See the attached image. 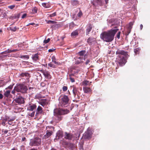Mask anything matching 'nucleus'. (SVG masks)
Returning a JSON list of instances; mask_svg holds the SVG:
<instances>
[{
	"instance_id": "0eeeda50",
	"label": "nucleus",
	"mask_w": 150,
	"mask_h": 150,
	"mask_svg": "<svg viewBox=\"0 0 150 150\" xmlns=\"http://www.w3.org/2000/svg\"><path fill=\"white\" fill-rule=\"evenodd\" d=\"M41 143V139L39 138H36L31 142V144L32 146H39Z\"/></svg>"
},
{
	"instance_id": "2f4dec72",
	"label": "nucleus",
	"mask_w": 150,
	"mask_h": 150,
	"mask_svg": "<svg viewBox=\"0 0 150 150\" xmlns=\"http://www.w3.org/2000/svg\"><path fill=\"white\" fill-rule=\"evenodd\" d=\"M131 29L130 28H127V30L125 32V35H128L131 32Z\"/></svg>"
},
{
	"instance_id": "3c124183",
	"label": "nucleus",
	"mask_w": 150,
	"mask_h": 150,
	"mask_svg": "<svg viewBox=\"0 0 150 150\" xmlns=\"http://www.w3.org/2000/svg\"><path fill=\"white\" fill-rule=\"evenodd\" d=\"M120 32H119L117 34V37L118 38V39H119L120 38Z\"/></svg>"
},
{
	"instance_id": "9d476101",
	"label": "nucleus",
	"mask_w": 150,
	"mask_h": 150,
	"mask_svg": "<svg viewBox=\"0 0 150 150\" xmlns=\"http://www.w3.org/2000/svg\"><path fill=\"white\" fill-rule=\"evenodd\" d=\"M92 132H85L83 134V137L85 139H89L91 138Z\"/></svg>"
},
{
	"instance_id": "c03bdc74",
	"label": "nucleus",
	"mask_w": 150,
	"mask_h": 150,
	"mask_svg": "<svg viewBox=\"0 0 150 150\" xmlns=\"http://www.w3.org/2000/svg\"><path fill=\"white\" fill-rule=\"evenodd\" d=\"M56 13L55 12L52 14H50L49 16L50 17H53L56 16Z\"/></svg>"
},
{
	"instance_id": "39448f33",
	"label": "nucleus",
	"mask_w": 150,
	"mask_h": 150,
	"mask_svg": "<svg viewBox=\"0 0 150 150\" xmlns=\"http://www.w3.org/2000/svg\"><path fill=\"white\" fill-rule=\"evenodd\" d=\"M69 110L67 109H56L54 111V113H55L60 115L67 114L69 112Z\"/></svg>"
},
{
	"instance_id": "dca6fc26",
	"label": "nucleus",
	"mask_w": 150,
	"mask_h": 150,
	"mask_svg": "<svg viewBox=\"0 0 150 150\" xmlns=\"http://www.w3.org/2000/svg\"><path fill=\"white\" fill-rule=\"evenodd\" d=\"M96 42V39L94 38L90 37L87 40V42L89 45H91L92 43Z\"/></svg>"
},
{
	"instance_id": "e433bc0d",
	"label": "nucleus",
	"mask_w": 150,
	"mask_h": 150,
	"mask_svg": "<svg viewBox=\"0 0 150 150\" xmlns=\"http://www.w3.org/2000/svg\"><path fill=\"white\" fill-rule=\"evenodd\" d=\"M11 52V50L8 49L6 51L2 52V54H5L6 53H9Z\"/></svg>"
},
{
	"instance_id": "6ab92c4d",
	"label": "nucleus",
	"mask_w": 150,
	"mask_h": 150,
	"mask_svg": "<svg viewBox=\"0 0 150 150\" xmlns=\"http://www.w3.org/2000/svg\"><path fill=\"white\" fill-rule=\"evenodd\" d=\"M54 116L56 117L55 119L57 122H58L61 120L63 118V116L61 115L54 113Z\"/></svg>"
},
{
	"instance_id": "aec40b11",
	"label": "nucleus",
	"mask_w": 150,
	"mask_h": 150,
	"mask_svg": "<svg viewBox=\"0 0 150 150\" xmlns=\"http://www.w3.org/2000/svg\"><path fill=\"white\" fill-rule=\"evenodd\" d=\"M86 53V51L85 50H81L78 53V54L80 56L83 57L84 56V59L85 60V59L86 58V54H85Z\"/></svg>"
},
{
	"instance_id": "7ed1b4c3",
	"label": "nucleus",
	"mask_w": 150,
	"mask_h": 150,
	"mask_svg": "<svg viewBox=\"0 0 150 150\" xmlns=\"http://www.w3.org/2000/svg\"><path fill=\"white\" fill-rule=\"evenodd\" d=\"M59 106L66 107L69 104V99L68 97L65 95H61L59 98Z\"/></svg>"
},
{
	"instance_id": "bb28decb",
	"label": "nucleus",
	"mask_w": 150,
	"mask_h": 150,
	"mask_svg": "<svg viewBox=\"0 0 150 150\" xmlns=\"http://www.w3.org/2000/svg\"><path fill=\"white\" fill-rule=\"evenodd\" d=\"M74 74H71L69 75V79H70L71 82L72 83L74 82L75 81V79L74 78H72V76H74Z\"/></svg>"
},
{
	"instance_id": "4468645a",
	"label": "nucleus",
	"mask_w": 150,
	"mask_h": 150,
	"mask_svg": "<svg viewBox=\"0 0 150 150\" xmlns=\"http://www.w3.org/2000/svg\"><path fill=\"white\" fill-rule=\"evenodd\" d=\"M10 95V91L9 90L6 91L4 93V98H6V100H7L9 102V101H11L10 99L8 98L9 97V96Z\"/></svg>"
},
{
	"instance_id": "f8f14e48",
	"label": "nucleus",
	"mask_w": 150,
	"mask_h": 150,
	"mask_svg": "<svg viewBox=\"0 0 150 150\" xmlns=\"http://www.w3.org/2000/svg\"><path fill=\"white\" fill-rule=\"evenodd\" d=\"M42 111V108L40 106H38L36 109L35 116H38L39 115L41 114Z\"/></svg>"
},
{
	"instance_id": "4d7b16f0",
	"label": "nucleus",
	"mask_w": 150,
	"mask_h": 150,
	"mask_svg": "<svg viewBox=\"0 0 150 150\" xmlns=\"http://www.w3.org/2000/svg\"><path fill=\"white\" fill-rule=\"evenodd\" d=\"M53 64L51 63H50L48 64V66L51 67H53Z\"/></svg>"
},
{
	"instance_id": "69168bd1",
	"label": "nucleus",
	"mask_w": 150,
	"mask_h": 150,
	"mask_svg": "<svg viewBox=\"0 0 150 150\" xmlns=\"http://www.w3.org/2000/svg\"><path fill=\"white\" fill-rule=\"evenodd\" d=\"M33 87H30L29 88V89L30 90H30L33 89Z\"/></svg>"
},
{
	"instance_id": "680f3d73",
	"label": "nucleus",
	"mask_w": 150,
	"mask_h": 150,
	"mask_svg": "<svg viewBox=\"0 0 150 150\" xmlns=\"http://www.w3.org/2000/svg\"><path fill=\"white\" fill-rule=\"evenodd\" d=\"M140 29L141 30H142L143 28V25L142 24H141L140 25Z\"/></svg>"
},
{
	"instance_id": "393cba45",
	"label": "nucleus",
	"mask_w": 150,
	"mask_h": 150,
	"mask_svg": "<svg viewBox=\"0 0 150 150\" xmlns=\"http://www.w3.org/2000/svg\"><path fill=\"white\" fill-rule=\"evenodd\" d=\"M20 76L21 77H23L24 76L29 77L30 75L27 72L22 73L20 75Z\"/></svg>"
},
{
	"instance_id": "864d4df0",
	"label": "nucleus",
	"mask_w": 150,
	"mask_h": 150,
	"mask_svg": "<svg viewBox=\"0 0 150 150\" xmlns=\"http://www.w3.org/2000/svg\"><path fill=\"white\" fill-rule=\"evenodd\" d=\"M52 62L56 60L55 57L54 56H53L52 57Z\"/></svg>"
},
{
	"instance_id": "a18cd8bd",
	"label": "nucleus",
	"mask_w": 150,
	"mask_h": 150,
	"mask_svg": "<svg viewBox=\"0 0 150 150\" xmlns=\"http://www.w3.org/2000/svg\"><path fill=\"white\" fill-rule=\"evenodd\" d=\"M50 39L49 38H48L47 40H45L43 42L44 43L46 44L48 43L50 41Z\"/></svg>"
},
{
	"instance_id": "0e129e2a",
	"label": "nucleus",
	"mask_w": 150,
	"mask_h": 150,
	"mask_svg": "<svg viewBox=\"0 0 150 150\" xmlns=\"http://www.w3.org/2000/svg\"><path fill=\"white\" fill-rule=\"evenodd\" d=\"M6 122V121L5 122H4V121L3 122H2V124L3 125H5L6 124V123H5Z\"/></svg>"
},
{
	"instance_id": "5fc2aeb1",
	"label": "nucleus",
	"mask_w": 150,
	"mask_h": 150,
	"mask_svg": "<svg viewBox=\"0 0 150 150\" xmlns=\"http://www.w3.org/2000/svg\"><path fill=\"white\" fill-rule=\"evenodd\" d=\"M52 62H54V63L55 64H57V65H59L60 64L59 63L56 62L55 61V60L54 61Z\"/></svg>"
},
{
	"instance_id": "f3484780",
	"label": "nucleus",
	"mask_w": 150,
	"mask_h": 150,
	"mask_svg": "<svg viewBox=\"0 0 150 150\" xmlns=\"http://www.w3.org/2000/svg\"><path fill=\"white\" fill-rule=\"evenodd\" d=\"M92 28V25L91 24H89L88 25L86 30V34L87 35L89 33V32L91 31Z\"/></svg>"
},
{
	"instance_id": "423d86ee",
	"label": "nucleus",
	"mask_w": 150,
	"mask_h": 150,
	"mask_svg": "<svg viewBox=\"0 0 150 150\" xmlns=\"http://www.w3.org/2000/svg\"><path fill=\"white\" fill-rule=\"evenodd\" d=\"M73 93L74 98L76 99H79L80 98V93L78 90V89L75 86H73Z\"/></svg>"
},
{
	"instance_id": "1a4fd4ad",
	"label": "nucleus",
	"mask_w": 150,
	"mask_h": 150,
	"mask_svg": "<svg viewBox=\"0 0 150 150\" xmlns=\"http://www.w3.org/2000/svg\"><path fill=\"white\" fill-rule=\"evenodd\" d=\"M37 108V105L35 104L31 103L29 104V106L27 107V110L29 111H34Z\"/></svg>"
},
{
	"instance_id": "49530a36",
	"label": "nucleus",
	"mask_w": 150,
	"mask_h": 150,
	"mask_svg": "<svg viewBox=\"0 0 150 150\" xmlns=\"http://www.w3.org/2000/svg\"><path fill=\"white\" fill-rule=\"evenodd\" d=\"M15 7V5H12L11 6H8V8H9L11 9H13Z\"/></svg>"
},
{
	"instance_id": "603ef678",
	"label": "nucleus",
	"mask_w": 150,
	"mask_h": 150,
	"mask_svg": "<svg viewBox=\"0 0 150 150\" xmlns=\"http://www.w3.org/2000/svg\"><path fill=\"white\" fill-rule=\"evenodd\" d=\"M20 49H14L13 50H11L12 52H15L17 51H19L20 50Z\"/></svg>"
},
{
	"instance_id": "c9c22d12",
	"label": "nucleus",
	"mask_w": 150,
	"mask_h": 150,
	"mask_svg": "<svg viewBox=\"0 0 150 150\" xmlns=\"http://www.w3.org/2000/svg\"><path fill=\"white\" fill-rule=\"evenodd\" d=\"M54 26L56 28H58L61 27V25L60 24H56L53 25L52 26Z\"/></svg>"
},
{
	"instance_id": "09e8293b",
	"label": "nucleus",
	"mask_w": 150,
	"mask_h": 150,
	"mask_svg": "<svg viewBox=\"0 0 150 150\" xmlns=\"http://www.w3.org/2000/svg\"><path fill=\"white\" fill-rule=\"evenodd\" d=\"M13 88V86L10 85L8 86V87L6 88V89H11Z\"/></svg>"
},
{
	"instance_id": "ea45409f",
	"label": "nucleus",
	"mask_w": 150,
	"mask_h": 150,
	"mask_svg": "<svg viewBox=\"0 0 150 150\" xmlns=\"http://www.w3.org/2000/svg\"><path fill=\"white\" fill-rule=\"evenodd\" d=\"M13 121V120L12 119L8 120V123L9 125H12L13 124V123L12 122Z\"/></svg>"
},
{
	"instance_id": "9b49d317",
	"label": "nucleus",
	"mask_w": 150,
	"mask_h": 150,
	"mask_svg": "<svg viewBox=\"0 0 150 150\" xmlns=\"http://www.w3.org/2000/svg\"><path fill=\"white\" fill-rule=\"evenodd\" d=\"M93 4L95 6H101L102 5L101 0H93Z\"/></svg>"
},
{
	"instance_id": "37998d69",
	"label": "nucleus",
	"mask_w": 150,
	"mask_h": 150,
	"mask_svg": "<svg viewBox=\"0 0 150 150\" xmlns=\"http://www.w3.org/2000/svg\"><path fill=\"white\" fill-rule=\"evenodd\" d=\"M10 30L13 31L15 32L16 30V27L14 28L10 27Z\"/></svg>"
},
{
	"instance_id": "a878e982",
	"label": "nucleus",
	"mask_w": 150,
	"mask_h": 150,
	"mask_svg": "<svg viewBox=\"0 0 150 150\" xmlns=\"http://www.w3.org/2000/svg\"><path fill=\"white\" fill-rule=\"evenodd\" d=\"M47 129V131H54V128L52 126H48L46 127Z\"/></svg>"
},
{
	"instance_id": "338daca9",
	"label": "nucleus",
	"mask_w": 150,
	"mask_h": 150,
	"mask_svg": "<svg viewBox=\"0 0 150 150\" xmlns=\"http://www.w3.org/2000/svg\"><path fill=\"white\" fill-rule=\"evenodd\" d=\"M25 139H26V138L25 137H24L22 138V140L23 141H24L25 140Z\"/></svg>"
},
{
	"instance_id": "ddd939ff",
	"label": "nucleus",
	"mask_w": 150,
	"mask_h": 150,
	"mask_svg": "<svg viewBox=\"0 0 150 150\" xmlns=\"http://www.w3.org/2000/svg\"><path fill=\"white\" fill-rule=\"evenodd\" d=\"M79 30L76 29L72 32L71 34V37L72 38H75L79 35Z\"/></svg>"
},
{
	"instance_id": "20e7f679",
	"label": "nucleus",
	"mask_w": 150,
	"mask_h": 150,
	"mask_svg": "<svg viewBox=\"0 0 150 150\" xmlns=\"http://www.w3.org/2000/svg\"><path fill=\"white\" fill-rule=\"evenodd\" d=\"M15 89L18 92H21L22 93H27L28 88L27 86L23 84H20L15 87Z\"/></svg>"
},
{
	"instance_id": "f704fd0d",
	"label": "nucleus",
	"mask_w": 150,
	"mask_h": 150,
	"mask_svg": "<svg viewBox=\"0 0 150 150\" xmlns=\"http://www.w3.org/2000/svg\"><path fill=\"white\" fill-rule=\"evenodd\" d=\"M35 113V111H33L32 112V113H30L29 112L28 114V115L29 116L33 117L34 116Z\"/></svg>"
},
{
	"instance_id": "412c9836",
	"label": "nucleus",
	"mask_w": 150,
	"mask_h": 150,
	"mask_svg": "<svg viewBox=\"0 0 150 150\" xmlns=\"http://www.w3.org/2000/svg\"><path fill=\"white\" fill-rule=\"evenodd\" d=\"M65 136L64 138L66 139H71L73 137V135L72 134L69 133H67L66 132H65Z\"/></svg>"
},
{
	"instance_id": "e2e57ef3",
	"label": "nucleus",
	"mask_w": 150,
	"mask_h": 150,
	"mask_svg": "<svg viewBox=\"0 0 150 150\" xmlns=\"http://www.w3.org/2000/svg\"><path fill=\"white\" fill-rule=\"evenodd\" d=\"M24 57H25L27 59H28L29 58V57L28 55H25L24 56Z\"/></svg>"
},
{
	"instance_id": "a211bd4d",
	"label": "nucleus",
	"mask_w": 150,
	"mask_h": 150,
	"mask_svg": "<svg viewBox=\"0 0 150 150\" xmlns=\"http://www.w3.org/2000/svg\"><path fill=\"white\" fill-rule=\"evenodd\" d=\"M39 103L43 107H44L47 105L48 102L47 100L45 99H42L39 102Z\"/></svg>"
},
{
	"instance_id": "de8ad7c7",
	"label": "nucleus",
	"mask_w": 150,
	"mask_h": 150,
	"mask_svg": "<svg viewBox=\"0 0 150 150\" xmlns=\"http://www.w3.org/2000/svg\"><path fill=\"white\" fill-rule=\"evenodd\" d=\"M89 82V81H84L83 82V84L85 85H87L88 84Z\"/></svg>"
},
{
	"instance_id": "8fccbe9b",
	"label": "nucleus",
	"mask_w": 150,
	"mask_h": 150,
	"mask_svg": "<svg viewBox=\"0 0 150 150\" xmlns=\"http://www.w3.org/2000/svg\"><path fill=\"white\" fill-rule=\"evenodd\" d=\"M16 90L15 89V88L11 92V93L14 95H15L16 93Z\"/></svg>"
},
{
	"instance_id": "7c9ffc66",
	"label": "nucleus",
	"mask_w": 150,
	"mask_h": 150,
	"mask_svg": "<svg viewBox=\"0 0 150 150\" xmlns=\"http://www.w3.org/2000/svg\"><path fill=\"white\" fill-rule=\"evenodd\" d=\"M76 60L75 62L76 64H78L83 62V60H81V59H77Z\"/></svg>"
},
{
	"instance_id": "473e14b6",
	"label": "nucleus",
	"mask_w": 150,
	"mask_h": 150,
	"mask_svg": "<svg viewBox=\"0 0 150 150\" xmlns=\"http://www.w3.org/2000/svg\"><path fill=\"white\" fill-rule=\"evenodd\" d=\"M140 49L139 48H137L134 49V52L136 54H139V52Z\"/></svg>"
},
{
	"instance_id": "052dcab7",
	"label": "nucleus",
	"mask_w": 150,
	"mask_h": 150,
	"mask_svg": "<svg viewBox=\"0 0 150 150\" xmlns=\"http://www.w3.org/2000/svg\"><path fill=\"white\" fill-rule=\"evenodd\" d=\"M3 95L1 93H0V99H2L3 98Z\"/></svg>"
},
{
	"instance_id": "4c0bfd02",
	"label": "nucleus",
	"mask_w": 150,
	"mask_h": 150,
	"mask_svg": "<svg viewBox=\"0 0 150 150\" xmlns=\"http://www.w3.org/2000/svg\"><path fill=\"white\" fill-rule=\"evenodd\" d=\"M75 59L76 60L77 59H81V60H83V57H78L77 56L75 58Z\"/></svg>"
},
{
	"instance_id": "2eb2a0df",
	"label": "nucleus",
	"mask_w": 150,
	"mask_h": 150,
	"mask_svg": "<svg viewBox=\"0 0 150 150\" xmlns=\"http://www.w3.org/2000/svg\"><path fill=\"white\" fill-rule=\"evenodd\" d=\"M42 73H43L47 79L50 78V72L46 70L42 71Z\"/></svg>"
},
{
	"instance_id": "6e6d98bb",
	"label": "nucleus",
	"mask_w": 150,
	"mask_h": 150,
	"mask_svg": "<svg viewBox=\"0 0 150 150\" xmlns=\"http://www.w3.org/2000/svg\"><path fill=\"white\" fill-rule=\"evenodd\" d=\"M54 50L55 49L53 48H52V49H50L49 50L48 52H52L54 51Z\"/></svg>"
},
{
	"instance_id": "b1692460",
	"label": "nucleus",
	"mask_w": 150,
	"mask_h": 150,
	"mask_svg": "<svg viewBox=\"0 0 150 150\" xmlns=\"http://www.w3.org/2000/svg\"><path fill=\"white\" fill-rule=\"evenodd\" d=\"M71 4L73 6H77L79 4V1L77 0H74L71 1Z\"/></svg>"
},
{
	"instance_id": "58836bf2",
	"label": "nucleus",
	"mask_w": 150,
	"mask_h": 150,
	"mask_svg": "<svg viewBox=\"0 0 150 150\" xmlns=\"http://www.w3.org/2000/svg\"><path fill=\"white\" fill-rule=\"evenodd\" d=\"M83 14L82 13L81 11H80L77 14V16L79 17H81Z\"/></svg>"
},
{
	"instance_id": "774afa93",
	"label": "nucleus",
	"mask_w": 150,
	"mask_h": 150,
	"mask_svg": "<svg viewBox=\"0 0 150 150\" xmlns=\"http://www.w3.org/2000/svg\"><path fill=\"white\" fill-rule=\"evenodd\" d=\"M106 4L108 3V0H105Z\"/></svg>"
},
{
	"instance_id": "4be33fe9",
	"label": "nucleus",
	"mask_w": 150,
	"mask_h": 150,
	"mask_svg": "<svg viewBox=\"0 0 150 150\" xmlns=\"http://www.w3.org/2000/svg\"><path fill=\"white\" fill-rule=\"evenodd\" d=\"M38 53L35 54L34 55H33L32 59L34 61H37L39 60V56Z\"/></svg>"
},
{
	"instance_id": "5701e85b",
	"label": "nucleus",
	"mask_w": 150,
	"mask_h": 150,
	"mask_svg": "<svg viewBox=\"0 0 150 150\" xmlns=\"http://www.w3.org/2000/svg\"><path fill=\"white\" fill-rule=\"evenodd\" d=\"M83 90L84 92L85 93H89L91 91V89L89 87L83 88Z\"/></svg>"
},
{
	"instance_id": "c85d7f7f",
	"label": "nucleus",
	"mask_w": 150,
	"mask_h": 150,
	"mask_svg": "<svg viewBox=\"0 0 150 150\" xmlns=\"http://www.w3.org/2000/svg\"><path fill=\"white\" fill-rule=\"evenodd\" d=\"M42 5L46 8H48L50 6V5L48 3H43L42 4Z\"/></svg>"
},
{
	"instance_id": "72a5a7b5",
	"label": "nucleus",
	"mask_w": 150,
	"mask_h": 150,
	"mask_svg": "<svg viewBox=\"0 0 150 150\" xmlns=\"http://www.w3.org/2000/svg\"><path fill=\"white\" fill-rule=\"evenodd\" d=\"M47 23L48 24H56L57 23V22L53 21L48 20L47 21Z\"/></svg>"
},
{
	"instance_id": "79ce46f5",
	"label": "nucleus",
	"mask_w": 150,
	"mask_h": 150,
	"mask_svg": "<svg viewBox=\"0 0 150 150\" xmlns=\"http://www.w3.org/2000/svg\"><path fill=\"white\" fill-rule=\"evenodd\" d=\"M133 23L132 22H130L129 23V26L128 27V28H130L131 29L132 28V26L133 25Z\"/></svg>"
},
{
	"instance_id": "bf43d9fd",
	"label": "nucleus",
	"mask_w": 150,
	"mask_h": 150,
	"mask_svg": "<svg viewBox=\"0 0 150 150\" xmlns=\"http://www.w3.org/2000/svg\"><path fill=\"white\" fill-rule=\"evenodd\" d=\"M26 15H27L26 14H24L22 15V18H25L26 16Z\"/></svg>"
},
{
	"instance_id": "cd10ccee",
	"label": "nucleus",
	"mask_w": 150,
	"mask_h": 150,
	"mask_svg": "<svg viewBox=\"0 0 150 150\" xmlns=\"http://www.w3.org/2000/svg\"><path fill=\"white\" fill-rule=\"evenodd\" d=\"M52 134L50 132H47L46 133V134L44 136V138L45 139L47 138L51 135Z\"/></svg>"
},
{
	"instance_id": "a19ab883",
	"label": "nucleus",
	"mask_w": 150,
	"mask_h": 150,
	"mask_svg": "<svg viewBox=\"0 0 150 150\" xmlns=\"http://www.w3.org/2000/svg\"><path fill=\"white\" fill-rule=\"evenodd\" d=\"M68 87L67 86H63L62 87V90L64 91H65L67 90Z\"/></svg>"
},
{
	"instance_id": "f03ea898",
	"label": "nucleus",
	"mask_w": 150,
	"mask_h": 150,
	"mask_svg": "<svg viewBox=\"0 0 150 150\" xmlns=\"http://www.w3.org/2000/svg\"><path fill=\"white\" fill-rule=\"evenodd\" d=\"M116 54L117 55L118 54L117 59V64L120 66L124 65L127 62L126 58L129 57L127 52L123 50L118 49L116 52Z\"/></svg>"
},
{
	"instance_id": "c756f323",
	"label": "nucleus",
	"mask_w": 150,
	"mask_h": 150,
	"mask_svg": "<svg viewBox=\"0 0 150 150\" xmlns=\"http://www.w3.org/2000/svg\"><path fill=\"white\" fill-rule=\"evenodd\" d=\"M38 11V8L36 7H34L32 9V13L33 14H35L37 13Z\"/></svg>"
},
{
	"instance_id": "f257e3e1",
	"label": "nucleus",
	"mask_w": 150,
	"mask_h": 150,
	"mask_svg": "<svg viewBox=\"0 0 150 150\" xmlns=\"http://www.w3.org/2000/svg\"><path fill=\"white\" fill-rule=\"evenodd\" d=\"M118 30V29L117 28L103 32L100 34V38L104 41L107 42H111L113 40L115 35Z\"/></svg>"
},
{
	"instance_id": "13d9d810",
	"label": "nucleus",
	"mask_w": 150,
	"mask_h": 150,
	"mask_svg": "<svg viewBox=\"0 0 150 150\" xmlns=\"http://www.w3.org/2000/svg\"><path fill=\"white\" fill-rule=\"evenodd\" d=\"M90 62V60L89 59H87L86 61L85 64L86 65H87Z\"/></svg>"
},
{
	"instance_id": "6e6552de",
	"label": "nucleus",
	"mask_w": 150,
	"mask_h": 150,
	"mask_svg": "<svg viewBox=\"0 0 150 150\" xmlns=\"http://www.w3.org/2000/svg\"><path fill=\"white\" fill-rule=\"evenodd\" d=\"M18 104L21 105L23 104L25 102L24 98L21 96H19L14 100Z\"/></svg>"
}]
</instances>
